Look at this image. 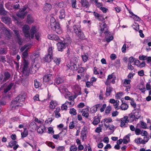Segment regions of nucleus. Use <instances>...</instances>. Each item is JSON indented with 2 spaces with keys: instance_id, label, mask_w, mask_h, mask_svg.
Here are the masks:
<instances>
[{
  "instance_id": "nucleus-1",
  "label": "nucleus",
  "mask_w": 151,
  "mask_h": 151,
  "mask_svg": "<svg viewBox=\"0 0 151 151\" xmlns=\"http://www.w3.org/2000/svg\"><path fill=\"white\" fill-rule=\"evenodd\" d=\"M25 98V95H19L12 101L11 106L12 108H16L17 107L22 106V103L24 101Z\"/></svg>"
},
{
  "instance_id": "nucleus-2",
  "label": "nucleus",
  "mask_w": 151,
  "mask_h": 151,
  "mask_svg": "<svg viewBox=\"0 0 151 151\" xmlns=\"http://www.w3.org/2000/svg\"><path fill=\"white\" fill-rule=\"evenodd\" d=\"M59 90L60 92L62 93L66 99H68L70 101H74L76 96H72L71 95L70 92L68 91L66 88L65 85H60Z\"/></svg>"
},
{
  "instance_id": "nucleus-3",
  "label": "nucleus",
  "mask_w": 151,
  "mask_h": 151,
  "mask_svg": "<svg viewBox=\"0 0 151 151\" xmlns=\"http://www.w3.org/2000/svg\"><path fill=\"white\" fill-rule=\"evenodd\" d=\"M61 40L63 42L58 43L57 44L58 50L60 51H63V50L65 49L71 42L70 38L68 36L64 38L63 40Z\"/></svg>"
},
{
  "instance_id": "nucleus-4",
  "label": "nucleus",
  "mask_w": 151,
  "mask_h": 151,
  "mask_svg": "<svg viewBox=\"0 0 151 151\" xmlns=\"http://www.w3.org/2000/svg\"><path fill=\"white\" fill-rule=\"evenodd\" d=\"M39 27L37 26H32L30 30V38L33 39L34 37V35L35 38L38 40H39L41 36V34L38 32Z\"/></svg>"
},
{
  "instance_id": "nucleus-5",
  "label": "nucleus",
  "mask_w": 151,
  "mask_h": 151,
  "mask_svg": "<svg viewBox=\"0 0 151 151\" xmlns=\"http://www.w3.org/2000/svg\"><path fill=\"white\" fill-rule=\"evenodd\" d=\"M79 57L78 56L75 57L72 61L70 63V65L68 64L69 66V68L73 70H76L78 69V65L77 63L79 60Z\"/></svg>"
},
{
  "instance_id": "nucleus-6",
  "label": "nucleus",
  "mask_w": 151,
  "mask_h": 151,
  "mask_svg": "<svg viewBox=\"0 0 151 151\" xmlns=\"http://www.w3.org/2000/svg\"><path fill=\"white\" fill-rule=\"evenodd\" d=\"M116 78V77L113 74L109 75L107 79L105 82V84L107 85H108L110 84L111 83L114 84L115 83Z\"/></svg>"
},
{
  "instance_id": "nucleus-7",
  "label": "nucleus",
  "mask_w": 151,
  "mask_h": 151,
  "mask_svg": "<svg viewBox=\"0 0 151 151\" xmlns=\"http://www.w3.org/2000/svg\"><path fill=\"white\" fill-rule=\"evenodd\" d=\"M53 76L52 74L46 75L43 77V81L45 82H48L50 84L53 83Z\"/></svg>"
},
{
  "instance_id": "nucleus-8",
  "label": "nucleus",
  "mask_w": 151,
  "mask_h": 151,
  "mask_svg": "<svg viewBox=\"0 0 151 151\" xmlns=\"http://www.w3.org/2000/svg\"><path fill=\"white\" fill-rule=\"evenodd\" d=\"M99 25L100 27V31L101 33L104 32V34L106 35L108 33V31L107 30V26L106 23L104 22L99 23Z\"/></svg>"
},
{
  "instance_id": "nucleus-9",
  "label": "nucleus",
  "mask_w": 151,
  "mask_h": 151,
  "mask_svg": "<svg viewBox=\"0 0 151 151\" xmlns=\"http://www.w3.org/2000/svg\"><path fill=\"white\" fill-rule=\"evenodd\" d=\"M29 27L28 25H25L22 28V31L25 37L30 39L31 33L29 32Z\"/></svg>"
},
{
  "instance_id": "nucleus-10",
  "label": "nucleus",
  "mask_w": 151,
  "mask_h": 151,
  "mask_svg": "<svg viewBox=\"0 0 151 151\" xmlns=\"http://www.w3.org/2000/svg\"><path fill=\"white\" fill-rule=\"evenodd\" d=\"M27 9V8L25 7H24L22 9H20L17 14V16L22 19H23L27 13V11H25Z\"/></svg>"
},
{
  "instance_id": "nucleus-11",
  "label": "nucleus",
  "mask_w": 151,
  "mask_h": 151,
  "mask_svg": "<svg viewBox=\"0 0 151 151\" xmlns=\"http://www.w3.org/2000/svg\"><path fill=\"white\" fill-rule=\"evenodd\" d=\"M88 133L87 128L86 127L84 126L82 129L81 132V137L83 140L86 139Z\"/></svg>"
},
{
  "instance_id": "nucleus-12",
  "label": "nucleus",
  "mask_w": 151,
  "mask_h": 151,
  "mask_svg": "<svg viewBox=\"0 0 151 151\" xmlns=\"http://www.w3.org/2000/svg\"><path fill=\"white\" fill-rule=\"evenodd\" d=\"M128 116H125L123 118L120 119V127H127L126 124L129 122Z\"/></svg>"
},
{
  "instance_id": "nucleus-13",
  "label": "nucleus",
  "mask_w": 151,
  "mask_h": 151,
  "mask_svg": "<svg viewBox=\"0 0 151 151\" xmlns=\"http://www.w3.org/2000/svg\"><path fill=\"white\" fill-rule=\"evenodd\" d=\"M73 90L76 96L81 94V88L78 85H76L73 86Z\"/></svg>"
},
{
  "instance_id": "nucleus-14",
  "label": "nucleus",
  "mask_w": 151,
  "mask_h": 151,
  "mask_svg": "<svg viewBox=\"0 0 151 151\" xmlns=\"http://www.w3.org/2000/svg\"><path fill=\"white\" fill-rule=\"evenodd\" d=\"M46 128L43 124H40L37 126V132L39 133L42 134L45 131Z\"/></svg>"
},
{
  "instance_id": "nucleus-15",
  "label": "nucleus",
  "mask_w": 151,
  "mask_h": 151,
  "mask_svg": "<svg viewBox=\"0 0 151 151\" xmlns=\"http://www.w3.org/2000/svg\"><path fill=\"white\" fill-rule=\"evenodd\" d=\"M48 38L49 39L54 40L57 41H58L60 40V38L58 36L55 35L51 34L47 36Z\"/></svg>"
},
{
  "instance_id": "nucleus-16",
  "label": "nucleus",
  "mask_w": 151,
  "mask_h": 151,
  "mask_svg": "<svg viewBox=\"0 0 151 151\" xmlns=\"http://www.w3.org/2000/svg\"><path fill=\"white\" fill-rule=\"evenodd\" d=\"M52 8V6L51 4L47 3H46L44 6L43 10L46 12H48Z\"/></svg>"
},
{
  "instance_id": "nucleus-17",
  "label": "nucleus",
  "mask_w": 151,
  "mask_h": 151,
  "mask_svg": "<svg viewBox=\"0 0 151 151\" xmlns=\"http://www.w3.org/2000/svg\"><path fill=\"white\" fill-rule=\"evenodd\" d=\"M53 30L55 31L57 33L60 34L62 33V31L60 27L59 24H56L54 28H52Z\"/></svg>"
},
{
  "instance_id": "nucleus-18",
  "label": "nucleus",
  "mask_w": 151,
  "mask_h": 151,
  "mask_svg": "<svg viewBox=\"0 0 151 151\" xmlns=\"http://www.w3.org/2000/svg\"><path fill=\"white\" fill-rule=\"evenodd\" d=\"M101 106V105L100 104L95 105L91 108V111L93 113H95L97 111L98 109Z\"/></svg>"
},
{
  "instance_id": "nucleus-19",
  "label": "nucleus",
  "mask_w": 151,
  "mask_h": 151,
  "mask_svg": "<svg viewBox=\"0 0 151 151\" xmlns=\"http://www.w3.org/2000/svg\"><path fill=\"white\" fill-rule=\"evenodd\" d=\"M57 104L58 103L57 101L55 100H52L50 103L49 107L51 109H54Z\"/></svg>"
},
{
  "instance_id": "nucleus-20",
  "label": "nucleus",
  "mask_w": 151,
  "mask_h": 151,
  "mask_svg": "<svg viewBox=\"0 0 151 151\" xmlns=\"http://www.w3.org/2000/svg\"><path fill=\"white\" fill-rule=\"evenodd\" d=\"M89 109L88 108H86L83 109L82 110V115L83 116L85 117L86 118H88V112Z\"/></svg>"
},
{
  "instance_id": "nucleus-21",
  "label": "nucleus",
  "mask_w": 151,
  "mask_h": 151,
  "mask_svg": "<svg viewBox=\"0 0 151 151\" xmlns=\"http://www.w3.org/2000/svg\"><path fill=\"white\" fill-rule=\"evenodd\" d=\"M113 90V88L110 86H108L106 89V96H110Z\"/></svg>"
},
{
  "instance_id": "nucleus-22",
  "label": "nucleus",
  "mask_w": 151,
  "mask_h": 151,
  "mask_svg": "<svg viewBox=\"0 0 151 151\" xmlns=\"http://www.w3.org/2000/svg\"><path fill=\"white\" fill-rule=\"evenodd\" d=\"M57 24L59 23L56 22L55 19L54 17H51L50 19V26L51 28H54Z\"/></svg>"
},
{
  "instance_id": "nucleus-23",
  "label": "nucleus",
  "mask_w": 151,
  "mask_h": 151,
  "mask_svg": "<svg viewBox=\"0 0 151 151\" xmlns=\"http://www.w3.org/2000/svg\"><path fill=\"white\" fill-rule=\"evenodd\" d=\"M65 17V10L63 9L61 10L59 12V17L60 19H64Z\"/></svg>"
},
{
  "instance_id": "nucleus-24",
  "label": "nucleus",
  "mask_w": 151,
  "mask_h": 151,
  "mask_svg": "<svg viewBox=\"0 0 151 151\" xmlns=\"http://www.w3.org/2000/svg\"><path fill=\"white\" fill-rule=\"evenodd\" d=\"M14 85L13 83H11L9 84L8 86H6V85L4 84V86H6V88H4V92L6 93L9 91L11 88Z\"/></svg>"
},
{
  "instance_id": "nucleus-25",
  "label": "nucleus",
  "mask_w": 151,
  "mask_h": 151,
  "mask_svg": "<svg viewBox=\"0 0 151 151\" xmlns=\"http://www.w3.org/2000/svg\"><path fill=\"white\" fill-rule=\"evenodd\" d=\"M100 122V119L98 116H95L93 118V120L92 122V124L94 125H96L98 124Z\"/></svg>"
},
{
  "instance_id": "nucleus-26",
  "label": "nucleus",
  "mask_w": 151,
  "mask_h": 151,
  "mask_svg": "<svg viewBox=\"0 0 151 151\" xmlns=\"http://www.w3.org/2000/svg\"><path fill=\"white\" fill-rule=\"evenodd\" d=\"M103 122L105 126H106V124L111 123L112 122V120L111 118H105L103 119Z\"/></svg>"
},
{
  "instance_id": "nucleus-27",
  "label": "nucleus",
  "mask_w": 151,
  "mask_h": 151,
  "mask_svg": "<svg viewBox=\"0 0 151 151\" xmlns=\"http://www.w3.org/2000/svg\"><path fill=\"white\" fill-rule=\"evenodd\" d=\"M1 20L6 24H9L10 23L11 19L10 18L4 17L2 18Z\"/></svg>"
},
{
  "instance_id": "nucleus-28",
  "label": "nucleus",
  "mask_w": 151,
  "mask_h": 151,
  "mask_svg": "<svg viewBox=\"0 0 151 151\" xmlns=\"http://www.w3.org/2000/svg\"><path fill=\"white\" fill-rule=\"evenodd\" d=\"M52 58V55L47 54L45 56V60L46 62L49 63L51 61Z\"/></svg>"
},
{
  "instance_id": "nucleus-29",
  "label": "nucleus",
  "mask_w": 151,
  "mask_h": 151,
  "mask_svg": "<svg viewBox=\"0 0 151 151\" xmlns=\"http://www.w3.org/2000/svg\"><path fill=\"white\" fill-rule=\"evenodd\" d=\"M28 64V62L24 60L23 62V66L22 65L21 66V67L23 66V68L22 69L23 72H24V71H26L27 70Z\"/></svg>"
},
{
  "instance_id": "nucleus-30",
  "label": "nucleus",
  "mask_w": 151,
  "mask_h": 151,
  "mask_svg": "<svg viewBox=\"0 0 151 151\" xmlns=\"http://www.w3.org/2000/svg\"><path fill=\"white\" fill-rule=\"evenodd\" d=\"M131 80L130 79H126L124 80V82L123 83V85L124 86H126L128 85H130Z\"/></svg>"
},
{
  "instance_id": "nucleus-31",
  "label": "nucleus",
  "mask_w": 151,
  "mask_h": 151,
  "mask_svg": "<svg viewBox=\"0 0 151 151\" xmlns=\"http://www.w3.org/2000/svg\"><path fill=\"white\" fill-rule=\"evenodd\" d=\"M53 60L54 62L57 65H59L60 64L61 61L60 58L55 57L53 58Z\"/></svg>"
},
{
  "instance_id": "nucleus-32",
  "label": "nucleus",
  "mask_w": 151,
  "mask_h": 151,
  "mask_svg": "<svg viewBox=\"0 0 151 151\" xmlns=\"http://www.w3.org/2000/svg\"><path fill=\"white\" fill-rule=\"evenodd\" d=\"M135 142L137 144H143V139L140 137L137 138L134 140Z\"/></svg>"
},
{
  "instance_id": "nucleus-33",
  "label": "nucleus",
  "mask_w": 151,
  "mask_h": 151,
  "mask_svg": "<svg viewBox=\"0 0 151 151\" xmlns=\"http://www.w3.org/2000/svg\"><path fill=\"white\" fill-rule=\"evenodd\" d=\"M74 32L77 35L81 31V29L77 25H74L73 27Z\"/></svg>"
},
{
  "instance_id": "nucleus-34",
  "label": "nucleus",
  "mask_w": 151,
  "mask_h": 151,
  "mask_svg": "<svg viewBox=\"0 0 151 151\" xmlns=\"http://www.w3.org/2000/svg\"><path fill=\"white\" fill-rule=\"evenodd\" d=\"M129 119H128L129 121V122H132L134 120H136V119L135 118L133 114H131L129 115Z\"/></svg>"
},
{
  "instance_id": "nucleus-35",
  "label": "nucleus",
  "mask_w": 151,
  "mask_h": 151,
  "mask_svg": "<svg viewBox=\"0 0 151 151\" xmlns=\"http://www.w3.org/2000/svg\"><path fill=\"white\" fill-rule=\"evenodd\" d=\"M82 58L84 62H86L88 59V54L86 53L82 55Z\"/></svg>"
},
{
  "instance_id": "nucleus-36",
  "label": "nucleus",
  "mask_w": 151,
  "mask_h": 151,
  "mask_svg": "<svg viewBox=\"0 0 151 151\" xmlns=\"http://www.w3.org/2000/svg\"><path fill=\"white\" fill-rule=\"evenodd\" d=\"M27 21L28 23H32L34 22V20L31 15H28L27 17Z\"/></svg>"
},
{
  "instance_id": "nucleus-37",
  "label": "nucleus",
  "mask_w": 151,
  "mask_h": 151,
  "mask_svg": "<svg viewBox=\"0 0 151 151\" xmlns=\"http://www.w3.org/2000/svg\"><path fill=\"white\" fill-rule=\"evenodd\" d=\"M133 114L136 119H138L141 116V114L138 111H135L134 112Z\"/></svg>"
},
{
  "instance_id": "nucleus-38",
  "label": "nucleus",
  "mask_w": 151,
  "mask_h": 151,
  "mask_svg": "<svg viewBox=\"0 0 151 151\" xmlns=\"http://www.w3.org/2000/svg\"><path fill=\"white\" fill-rule=\"evenodd\" d=\"M31 46L30 45H25L21 48L20 50L21 52H22L26 49V51H27L28 49L31 48Z\"/></svg>"
},
{
  "instance_id": "nucleus-39",
  "label": "nucleus",
  "mask_w": 151,
  "mask_h": 151,
  "mask_svg": "<svg viewBox=\"0 0 151 151\" xmlns=\"http://www.w3.org/2000/svg\"><path fill=\"white\" fill-rule=\"evenodd\" d=\"M128 107V106L127 104L123 103L121 106V108L122 110H127Z\"/></svg>"
},
{
  "instance_id": "nucleus-40",
  "label": "nucleus",
  "mask_w": 151,
  "mask_h": 151,
  "mask_svg": "<svg viewBox=\"0 0 151 151\" xmlns=\"http://www.w3.org/2000/svg\"><path fill=\"white\" fill-rule=\"evenodd\" d=\"M81 3L82 5L86 7H87L88 6V2L86 0H81Z\"/></svg>"
},
{
  "instance_id": "nucleus-41",
  "label": "nucleus",
  "mask_w": 151,
  "mask_h": 151,
  "mask_svg": "<svg viewBox=\"0 0 151 151\" xmlns=\"http://www.w3.org/2000/svg\"><path fill=\"white\" fill-rule=\"evenodd\" d=\"M22 137H25L28 135V130L26 128H24L23 132L21 133Z\"/></svg>"
},
{
  "instance_id": "nucleus-42",
  "label": "nucleus",
  "mask_w": 151,
  "mask_h": 151,
  "mask_svg": "<svg viewBox=\"0 0 151 151\" xmlns=\"http://www.w3.org/2000/svg\"><path fill=\"white\" fill-rule=\"evenodd\" d=\"M68 101H66L63 104L61 107V109L62 110H66L68 108Z\"/></svg>"
},
{
  "instance_id": "nucleus-43",
  "label": "nucleus",
  "mask_w": 151,
  "mask_h": 151,
  "mask_svg": "<svg viewBox=\"0 0 151 151\" xmlns=\"http://www.w3.org/2000/svg\"><path fill=\"white\" fill-rule=\"evenodd\" d=\"M4 81H6L8 80L10 77V75L9 73L8 72H6L4 73Z\"/></svg>"
},
{
  "instance_id": "nucleus-44",
  "label": "nucleus",
  "mask_w": 151,
  "mask_h": 151,
  "mask_svg": "<svg viewBox=\"0 0 151 151\" xmlns=\"http://www.w3.org/2000/svg\"><path fill=\"white\" fill-rule=\"evenodd\" d=\"M35 86L36 88H38L41 86V84L40 83L38 82L37 80H35Z\"/></svg>"
},
{
  "instance_id": "nucleus-45",
  "label": "nucleus",
  "mask_w": 151,
  "mask_h": 151,
  "mask_svg": "<svg viewBox=\"0 0 151 151\" xmlns=\"http://www.w3.org/2000/svg\"><path fill=\"white\" fill-rule=\"evenodd\" d=\"M131 18H132L135 21L139 22L141 20L140 18L135 14L133 16H132Z\"/></svg>"
},
{
  "instance_id": "nucleus-46",
  "label": "nucleus",
  "mask_w": 151,
  "mask_h": 151,
  "mask_svg": "<svg viewBox=\"0 0 151 151\" xmlns=\"http://www.w3.org/2000/svg\"><path fill=\"white\" fill-rule=\"evenodd\" d=\"M76 35L81 39H83L85 37L83 33L81 31L78 32Z\"/></svg>"
},
{
  "instance_id": "nucleus-47",
  "label": "nucleus",
  "mask_w": 151,
  "mask_h": 151,
  "mask_svg": "<svg viewBox=\"0 0 151 151\" xmlns=\"http://www.w3.org/2000/svg\"><path fill=\"white\" fill-rule=\"evenodd\" d=\"M133 28L136 31H138L139 29V27L138 24L136 22H134V24L132 26Z\"/></svg>"
},
{
  "instance_id": "nucleus-48",
  "label": "nucleus",
  "mask_w": 151,
  "mask_h": 151,
  "mask_svg": "<svg viewBox=\"0 0 151 151\" xmlns=\"http://www.w3.org/2000/svg\"><path fill=\"white\" fill-rule=\"evenodd\" d=\"M63 81V79L60 77H58L56 79L55 82L57 84H59Z\"/></svg>"
},
{
  "instance_id": "nucleus-49",
  "label": "nucleus",
  "mask_w": 151,
  "mask_h": 151,
  "mask_svg": "<svg viewBox=\"0 0 151 151\" xmlns=\"http://www.w3.org/2000/svg\"><path fill=\"white\" fill-rule=\"evenodd\" d=\"M69 113L70 114L73 116L77 114L76 109L74 108L70 109V110Z\"/></svg>"
},
{
  "instance_id": "nucleus-50",
  "label": "nucleus",
  "mask_w": 151,
  "mask_h": 151,
  "mask_svg": "<svg viewBox=\"0 0 151 151\" xmlns=\"http://www.w3.org/2000/svg\"><path fill=\"white\" fill-rule=\"evenodd\" d=\"M111 109V107L110 106H108L106 107L105 111V113L107 114H109Z\"/></svg>"
},
{
  "instance_id": "nucleus-51",
  "label": "nucleus",
  "mask_w": 151,
  "mask_h": 151,
  "mask_svg": "<svg viewBox=\"0 0 151 151\" xmlns=\"http://www.w3.org/2000/svg\"><path fill=\"white\" fill-rule=\"evenodd\" d=\"M14 32L15 34L16 35H17V37L18 40V43L20 45H21L22 44V42H21V39L19 38L18 35L19 33L18 31L14 30Z\"/></svg>"
},
{
  "instance_id": "nucleus-52",
  "label": "nucleus",
  "mask_w": 151,
  "mask_h": 151,
  "mask_svg": "<svg viewBox=\"0 0 151 151\" xmlns=\"http://www.w3.org/2000/svg\"><path fill=\"white\" fill-rule=\"evenodd\" d=\"M34 121L35 122L40 124H43L44 122V121L43 120H40L37 118H35Z\"/></svg>"
},
{
  "instance_id": "nucleus-53",
  "label": "nucleus",
  "mask_w": 151,
  "mask_h": 151,
  "mask_svg": "<svg viewBox=\"0 0 151 151\" xmlns=\"http://www.w3.org/2000/svg\"><path fill=\"white\" fill-rule=\"evenodd\" d=\"M2 6H1V7H0V14L1 15H6L7 14V12L5 11Z\"/></svg>"
},
{
  "instance_id": "nucleus-54",
  "label": "nucleus",
  "mask_w": 151,
  "mask_h": 151,
  "mask_svg": "<svg viewBox=\"0 0 151 151\" xmlns=\"http://www.w3.org/2000/svg\"><path fill=\"white\" fill-rule=\"evenodd\" d=\"M123 95V93L122 92H119L117 93L115 95V97L118 99H120Z\"/></svg>"
},
{
  "instance_id": "nucleus-55",
  "label": "nucleus",
  "mask_w": 151,
  "mask_h": 151,
  "mask_svg": "<svg viewBox=\"0 0 151 151\" xmlns=\"http://www.w3.org/2000/svg\"><path fill=\"white\" fill-rule=\"evenodd\" d=\"M77 148L75 145H71L70 148V151H76Z\"/></svg>"
},
{
  "instance_id": "nucleus-56",
  "label": "nucleus",
  "mask_w": 151,
  "mask_h": 151,
  "mask_svg": "<svg viewBox=\"0 0 151 151\" xmlns=\"http://www.w3.org/2000/svg\"><path fill=\"white\" fill-rule=\"evenodd\" d=\"M119 101L117 100L116 101V102L114 104V108L116 110H118L119 109Z\"/></svg>"
},
{
  "instance_id": "nucleus-57",
  "label": "nucleus",
  "mask_w": 151,
  "mask_h": 151,
  "mask_svg": "<svg viewBox=\"0 0 151 151\" xmlns=\"http://www.w3.org/2000/svg\"><path fill=\"white\" fill-rule=\"evenodd\" d=\"M127 47V49H132L134 46V45L133 44L131 43V42H127L126 44Z\"/></svg>"
},
{
  "instance_id": "nucleus-58",
  "label": "nucleus",
  "mask_w": 151,
  "mask_h": 151,
  "mask_svg": "<svg viewBox=\"0 0 151 151\" xmlns=\"http://www.w3.org/2000/svg\"><path fill=\"white\" fill-rule=\"evenodd\" d=\"M149 139V137H147V136H145L143 138V144H146L148 141Z\"/></svg>"
},
{
  "instance_id": "nucleus-59",
  "label": "nucleus",
  "mask_w": 151,
  "mask_h": 151,
  "mask_svg": "<svg viewBox=\"0 0 151 151\" xmlns=\"http://www.w3.org/2000/svg\"><path fill=\"white\" fill-rule=\"evenodd\" d=\"M17 143V142L15 141H11L9 144V146L12 147L14 145H15Z\"/></svg>"
},
{
  "instance_id": "nucleus-60",
  "label": "nucleus",
  "mask_w": 151,
  "mask_h": 151,
  "mask_svg": "<svg viewBox=\"0 0 151 151\" xmlns=\"http://www.w3.org/2000/svg\"><path fill=\"white\" fill-rule=\"evenodd\" d=\"M36 124L35 122H31L29 125V128L33 129L36 127Z\"/></svg>"
},
{
  "instance_id": "nucleus-61",
  "label": "nucleus",
  "mask_w": 151,
  "mask_h": 151,
  "mask_svg": "<svg viewBox=\"0 0 151 151\" xmlns=\"http://www.w3.org/2000/svg\"><path fill=\"white\" fill-rule=\"evenodd\" d=\"M127 48V47L126 46V44H124L121 49L122 52L123 53H125L126 52Z\"/></svg>"
},
{
  "instance_id": "nucleus-62",
  "label": "nucleus",
  "mask_w": 151,
  "mask_h": 151,
  "mask_svg": "<svg viewBox=\"0 0 151 151\" xmlns=\"http://www.w3.org/2000/svg\"><path fill=\"white\" fill-rule=\"evenodd\" d=\"M140 123L141 127L142 128L145 129L147 128V124L145 123L142 121Z\"/></svg>"
},
{
  "instance_id": "nucleus-63",
  "label": "nucleus",
  "mask_w": 151,
  "mask_h": 151,
  "mask_svg": "<svg viewBox=\"0 0 151 151\" xmlns=\"http://www.w3.org/2000/svg\"><path fill=\"white\" fill-rule=\"evenodd\" d=\"M147 57L145 55H140L139 56V58L140 60H147Z\"/></svg>"
},
{
  "instance_id": "nucleus-64",
  "label": "nucleus",
  "mask_w": 151,
  "mask_h": 151,
  "mask_svg": "<svg viewBox=\"0 0 151 151\" xmlns=\"http://www.w3.org/2000/svg\"><path fill=\"white\" fill-rule=\"evenodd\" d=\"M100 9L104 13H106L108 10L107 8L102 6L100 8Z\"/></svg>"
}]
</instances>
